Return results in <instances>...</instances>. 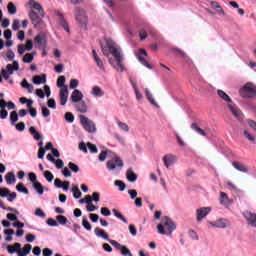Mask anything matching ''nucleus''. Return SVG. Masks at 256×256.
I'll return each instance as SVG.
<instances>
[{
    "instance_id": "f257e3e1",
    "label": "nucleus",
    "mask_w": 256,
    "mask_h": 256,
    "mask_svg": "<svg viewBox=\"0 0 256 256\" xmlns=\"http://www.w3.org/2000/svg\"><path fill=\"white\" fill-rule=\"evenodd\" d=\"M106 46L107 48L102 46V53L109 57V55H113V58L109 59V63L115 71H120V73H123L125 71V64H123V61H125V56L123 55V50H121V47L113 41V39L108 38L106 39Z\"/></svg>"
},
{
    "instance_id": "f03ea898",
    "label": "nucleus",
    "mask_w": 256,
    "mask_h": 256,
    "mask_svg": "<svg viewBox=\"0 0 256 256\" xmlns=\"http://www.w3.org/2000/svg\"><path fill=\"white\" fill-rule=\"evenodd\" d=\"M157 229L160 235H171V233L177 229V225L171 218L164 216L161 219V223L157 225Z\"/></svg>"
},
{
    "instance_id": "7ed1b4c3",
    "label": "nucleus",
    "mask_w": 256,
    "mask_h": 256,
    "mask_svg": "<svg viewBox=\"0 0 256 256\" xmlns=\"http://www.w3.org/2000/svg\"><path fill=\"white\" fill-rule=\"evenodd\" d=\"M31 249H33L31 244L24 245L23 252H21V243H15L14 248L13 246H7V251L10 253V255L17 252L18 256H27L29 253H31Z\"/></svg>"
},
{
    "instance_id": "20e7f679",
    "label": "nucleus",
    "mask_w": 256,
    "mask_h": 256,
    "mask_svg": "<svg viewBox=\"0 0 256 256\" xmlns=\"http://www.w3.org/2000/svg\"><path fill=\"white\" fill-rule=\"evenodd\" d=\"M240 95L243 99H253L256 97V86L255 84L248 82L240 89Z\"/></svg>"
},
{
    "instance_id": "39448f33",
    "label": "nucleus",
    "mask_w": 256,
    "mask_h": 256,
    "mask_svg": "<svg viewBox=\"0 0 256 256\" xmlns=\"http://www.w3.org/2000/svg\"><path fill=\"white\" fill-rule=\"evenodd\" d=\"M74 17L81 27H84L85 29L87 28L89 19L87 18V12L83 8L76 7L74 10Z\"/></svg>"
},
{
    "instance_id": "423d86ee",
    "label": "nucleus",
    "mask_w": 256,
    "mask_h": 256,
    "mask_svg": "<svg viewBox=\"0 0 256 256\" xmlns=\"http://www.w3.org/2000/svg\"><path fill=\"white\" fill-rule=\"evenodd\" d=\"M80 123L87 133H97V126L95 125V122L88 119L85 115L80 116Z\"/></svg>"
},
{
    "instance_id": "0eeeda50",
    "label": "nucleus",
    "mask_w": 256,
    "mask_h": 256,
    "mask_svg": "<svg viewBox=\"0 0 256 256\" xmlns=\"http://www.w3.org/2000/svg\"><path fill=\"white\" fill-rule=\"evenodd\" d=\"M124 163L123 160H121L120 157H115V159L109 160L106 164V167L108 169V171H115L116 169H118L119 171H121L124 167Z\"/></svg>"
},
{
    "instance_id": "6e6552de",
    "label": "nucleus",
    "mask_w": 256,
    "mask_h": 256,
    "mask_svg": "<svg viewBox=\"0 0 256 256\" xmlns=\"http://www.w3.org/2000/svg\"><path fill=\"white\" fill-rule=\"evenodd\" d=\"M211 211H212V209L209 206L200 207V208L196 209V221L198 223H201L203 221V219H205V217H207V215H209V213Z\"/></svg>"
},
{
    "instance_id": "1a4fd4ad",
    "label": "nucleus",
    "mask_w": 256,
    "mask_h": 256,
    "mask_svg": "<svg viewBox=\"0 0 256 256\" xmlns=\"http://www.w3.org/2000/svg\"><path fill=\"white\" fill-rule=\"evenodd\" d=\"M244 219L247 221L248 225L250 227H254L256 229V214L249 211V210H245L242 213Z\"/></svg>"
},
{
    "instance_id": "9d476101",
    "label": "nucleus",
    "mask_w": 256,
    "mask_h": 256,
    "mask_svg": "<svg viewBox=\"0 0 256 256\" xmlns=\"http://www.w3.org/2000/svg\"><path fill=\"white\" fill-rule=\"evenodd\" d=\"M56 17L58 25H60V27H63L66 33H71V30L69 29V24L67 23V20H65V16L63 15V13L57 11Z\"/></svg>"
},
{
    "instance_id": "9b49d317",
    "label": "nucleus",
    "mask_w": 256,
    "mask_h": 256,
    "mask_svg": "<svg viewBox=\"0 0 256 256\" xmlns=\"http://www.w3.org/2000/svg\"><path fill=\"white\" fill-rule=\"evenodd\" d=\"M59 99L60 105H62V107H65L69 99V88H67V86H64L62 89H60Z\"/></svg>"
},
{
    "instance_id": "f8f14e48",
    "label": "nucleus",
    "mask_w": 256,
    "mask_h": 256,
    "mask_svg": "<svg viewBox=\"0 0 256 256\" xmlns=\"http://www.w3.org/2000/svg\"><path fill=\"white\" fill-rule=\"evenodd\" d=\"M228 108L230 109L232 115L238 120V121H243L245 119V115H243V112L237 105H228Z\"/></svg>"
},
{
    "instance_id": "ddd939ff",
    "label": "nucleus",
    "mask_w": 256,
    "mask_h": 256,
    "mask_svg": "<svg viewBox=\"0 0 256 256\" xmlns=\"http://www.w3.org/2000/svg\"><path fill=\"white\" fill-rule=\"evenodd\" d=\"M210 225L216 229H227V227H229V221L225 218H220L216 221L210 222Z\"/></svg>"
},
{
    "instance_id": "4468645a",
    "label": "nucleus",
    "mask_w": 256,
    "mask_h": 256,
    "mask_svg": "<svg viewBox=\"0 0 256 256\" xmlns=\"http://www.w3.org/2000/svg\"><path fill=\"white\" fill-rule=\"evenodd\" d=\"M143 55L145 57H147V51H145L143 49H140L136 53L137 59L140 61V63H142L144 65V67H147V69H153V66H151V64H149V62H147V60H145V58H143Z\"/></svg>"
},
{
    "instance_id": "2eb2a0df",
    "label": "nucleus",
    "mask_w": 256,
    "mask_h": 256,
    "mask_svg": "<svg viewBox=\"0 0 256 256\" xmlns=\"http://www.w3.org/2000/svg\"><path fill=\"white\" fill-rule=\"evenodd\" d=\"M28 5L29 7H32V9H35L36 11H38L40 17H45V10L43 9V6H41V4H39V2L35 1V0H29L28 1Z\"/></svg>"
},
{
    "instance_id": "dca6fc26",
    "label": "nucleus",
    "mask_w": 256,
    "mask_h": 256,
    "mask_svg": "<svg viewBox=\"0 0 256 256\" xmlns=\"http://www.w3.org/2000/svg\"><path fill=\"white\" fill-rule=\"evenodd\" d=\"M163 162L165 167L169 169L172 165L177 163V157H175L173 154H167L163 157Z\"/></svg>"
},
{
    "instance_id": "f3484780",
    "label": "nucleus",
    "mask_w": 256,
    "mask_h": 256,
    "mask_svg": "<svg viewBox=\"0 0 256 256\" xmlns=\"http://www.w3.org/2000/svg\"><path fill=\"white\" fill-rule=\"evenodd\" d=\"M220 204L224 207H229L230 205H233V200L229 199V196H227V193L221 192L220 193Z\"/></svg>"
},
{
    "instance_id": "a211bd4d",
    "label": "nucleus",
    "mask_w": 256,
    "mask_h": 256,
    "mask_svg": "<svg viewBox=\"0 0 256 256\" xmlns=\"http://www.w3.org/2000/svg\"><path fill=\"white\" fill-rule=\"evenodd\" d=\"M70 100L72 103H79L83 101V93H81V91L78 89L74 90L70 96Z\"/></svg>"
},
{
    "instance_id": "6ab92c4d",
    "label": "nucleus",
    "mask_w": 256,
    "mask_h": 256,
    "mask_svg": "<svg viewBox=\"0 0 256 256\" xmlns=\"http://www.w3.org/2000/svg\"><path fill=\"white\" fill-rule=\"evenodd\" d=\"M94 234L96 235V237H100L101 239H104L105 241H110L111 239L109 238V234H107V232H105V230L96 227L94 229Z\"/></svg>"
},
{
    "instance_id": "aec40b11",
    "label": "nucleus",
    "mask_w": 256,
    "mask_h": 256,
    "mask_svg": "<svg viewBox=\"0 0 256 256\" xmlns=\"http://www.w3.org/2000/svg\"><path fill=\"white\" fill-rule=\"evenodd\" d=\"M210 5H211L212 9H214V11H216L217 13H220V15H223V17H227V13H225V10H223V7H221V5H219V2L212 1V2H210Z\"/></svg>"
},
{
    "instance_id": "412c9836",
    "label": "nucleus",
    "mask_w": 256,
    "mask_h": 256,
    "mask_svg": "<svg viewBox=\"0 0 256 256\" xmlns=\"http://www.w3.org/2000/svg\"><path fill=\"white\" fill-rule=\"evenodd\" d=\"M34 85H43L47 83V75L42 74V76L36 75L32 78Z\"/></svg>"
},
{
    "instance_id": "4be33fe9",
    "label": "nucleus",
    "mask_w": 256,
    "mask_h": 256,
    "mask_svg": "<svg viewBox=\"0 0 256 256\" xmlns=\"http://www.w3.org/2000/svg\"><path fill=\"white\" fill-rule=\"evenodd\" d=\"M90 93L93 97H104L105 95V91L99 86H93Z\"/></svg>"
},
{
    "instance_id": "5701e85b",
    "label": "nucleus",
    "mask_w": 256,
    "mask_h": 256,
    "mask_svg": "<svg viewBox=\"0 0 256 256\" xmlns=\"http://www.w3.org/2000/svg\"><path fill=\"white\" fill-rule=\"evenodd\" d=\"M5 181H6L7 185H15V183L17 182V178L15 177V173L14 172H8L5 175Z\"/></svg>"
},
{
    "instance_id": "b1692460",
    "label": "nucleus",
    "mask_w": 256,
    "mask_h": 256,
    "mask_svg": "<svg viewBox=\"0 0 256 256\" xmlns=\"http://www.w3.org/2000/svg\"><path fill=\"white\" fill-rule=\"evenodd\" d=\"M30 20L32 21L33 25H39L41 23V17L37 15V12L31 10L29 12Z\"/></svg>"
},
{
    "instance_id": "393cba45",
    "label": "nucleus",
    "mask_w": 256,
    "mask_h": 256,
    "mask_svg": "<svg viewBox=\"0 0 256 256\" xmlns=\"http://www.w3.org/2000/svg\"><path fill=\"white\" fill-rule=\"evenodd\" d=\"M6 69L9 72V75H13L14 71H19V62L17 60L13 61V65L7 64Z\"/></svg>"
},
{
    "instance_id": "a878e982",
    "label": "nucleus",
    "mask_w": 256,
    "mask_h": 256,
    "mask_svg": "<svg viewBox=\"0 0 256 256\" xmlns=\"http://www.w3.org/2000/svg\"><path fill=\"white\" fill-rule=\"evenodd\" d=\"M145 93L149 103H151V105H153L154 107L159 108V104H157V102L155 101V98H153V94H151V91H149L148 88L145 89Z\"/></svg>"
},
{
    "instance_id": "bb28decb",
    "label": "nucleus",
    "mask_w": 256,
    "mask_h": 256,
    "mask_svg": "<svg viewBox=\"0 0 256 256\" xmlns=\"http://www.w3.org/2000/svg\"><path fill=\"white\" fill-rule=\"evenodd\" d=\"M126 177L130 183H135V181H137V174L134 173L131 168L127 170Z\"/></svg>"
},
{
    "instance_id": "cd10ccee",
    "label": "nucleus",
    "mask_w": 256,
    "mask_h": 256,
    "mask_svg": "<svg viewBox=\"0 0 256 256\" xmlns=\"http://www.w3.org/2000/svg\"><path fill=\"white\" fill-rule=\"evenodd\" d=\"M29 133L32 135V137L35 139V141H40V139H43L41 134L37 131L35 126H32L29 128Z\"/></svg>"
},
{
    "instance_id": "c85d7f7f",
    "label": "nucleus",
    "mask_w": 256,
    "mask_h": 256,
    "mask_svg": "<svg viewBox=\"0 0 256 256\" xmlns=\"http://www.w3.org/2000/svg\"><path fill=\"white\" fill-rule=\"evenodd\" d=\"M234 169H236L237 171H240L241 173H248L249 172V169H247L245 167V165L239 163V162H233L232 163Z\"/></svg>"
},
{
    "instance_id": "c756f323",
    "label": "nucleus",
    "mask_w": 256,
    "mask_h": 256,
    "mask_svg": "<svg viewBox=\"0 0 256 256\" xmlns=\"http://www.w3.org/2000/svg\"><path fill=\"white\" fill-rule=\"evenodd\" d=\"M76 110L79 111V113H87V104H85V101H80L78 104L75 105Z\"/></svg>"
},
{
    "instance_id": "7c9ffc66",
    "label": "nucleus",
    "mask_w": 256,
    "mask_h": 256,
    "mask_svg": "<svg viewBox=\"0 0 256 256\" xmlns=\"http://www.w3.org/2000/svg\"><path fill=\"white\" fill-rule=\"evenodd\" d=\"M87 199H90L91 203H93V201L94 203H99V201H101V194H99V192H94L92 196L87 195Z\"/></svg>"
},
{
    "instance_id": "2f4dec72",
    "label": "nucleus",
    "mask_w": 256,
    "mask_h": 256,
    "mask_svg": "<svg viewBox=\"0 0 256 256\" xmlns=\"http://www.w3.org/2000/svg\"><path fill=\"white\" fill-rule=\"evenodd\" d=\"M16 190L18 191V193H23L24 195H29V189H27V187H25V185L23 183H18L16 185Z\"/></svg>"
},
{
    "instance_id": "473e14b6",
    "label": "nucleus",
    "mask_w": 256,
    "mask_h": 256,
    "mask_svg": "<svg viewBox=\"0 0 256 256\" xmlns=\"http://www.w3.org/2000/svg\"><path fill=\"white\" fill-rule=\"evenodd\" d=\"M112 212H113V215L116 216L117 219H120V221L124 222L125 225H127V223H129L127 221V218L125 216H123V214H121V212H119L117 209H113Z\"/></svg>"
},
{
    "instance_id": "72a5a7b5",
    "label": "nucleus",
    "mask_w": 256,
    "mask_h": 256,
    "mask_svg": "<svg viewBox=\"0 0 256 256\" xmlns=\"http://www.w3.org/2000/svg\"><path fill=\"white\" fill-rule=\"evenodd\" d=\"M191 128L196 131L198 135H201L202 137H207V133H205V130L201 129L197 126V123H192Z\"/></svg>"
},
{
    "instance_id": "f704fd0d",
    "label": "nucleus",
    "mask_w": 256,
    "mask_h": 256,
    "mask_svg": "<svg viewBox=\"0 0 256 256\" xmlns=\"http://www.w3.org/2000/svg\"><path fill=\"white\" fill-rule=\"evenodd\" d=\"M21 87H23V89H27L28 93H33V85L29 84V82L27 81V79H23L21 82Z\"/></svg>"
},
{
    "instance_id": "c9c22d12",
    "label": "nucleus",
    "mask_w": 256,
    "mask_h": 256,
    "mask_svg": "<svg viewBox=\"0 0 256 256\" xmlns=\"http://www.w3.org/2000/svg\"><path fill=\"white\" fill-rule=\"evenodd\" d=\"M33 59H35V54L26 53L22 59L23 63H33Z\"/></svg>"
},
{
    "instance_id": "e433bc0d",
    "label": "nucleus",
    "mask_w": 256,
    "mask_h": 256,
    "mask_svg": "<svg viewBox=\"0 0 256 256\" xmlns=\"http://www.w3.org/2000/svg\"><path fill=\"white\" fill-rule=\"evenodd\" d=\"M218 95L219 97H221V99H223V101H226V103H231V97H229V95H227V93H225V91L223 90H218Z\"/></svg>"
},
{
    "instance_id": "4c0bfd02",
    "label": "nucleus",
    "mask_w": 256,
    "mask_h": 256,
    "mask_svg": "<svg viewBox=\"0 0 256 256\" xmlns=\"http://www.w3.org/2000/svg\"><path fill=\"white\" fill-rule=\"evenodd\" d=\"M116 123L118 127L121 129V131H124L125 133H129V125L125 122H121L120 120H116Z\"/></svg>"
},
{
    "instance_id": "58836bf2",
    "label": "nucleus",
    "mask_w": 256,
    "mask_h": 256,
    "mask_svg": "<svg viewBox=\"0 0 256 256\" xmlns=\"http://www.w3.org/2000/svg\"><path fill=\"white\" fill-rule=\"evenodd\" d=\"M0 209H3L4 211H10L11 213H15V215H19V211L17 209L5 207V205L3 204V200H0Z\"/></svg>"
},
{
    "instance_id": "ea45409f",
    "label": "nucleus",
    "mask_w": 256,
    "mask_h": 256,
    "mask_svg": "<svg viewBox=\"0 0 256 256\" xmlns=\"http://www.w3.org/2000/svg\"><path fill=\"white\" fill-rule=\"evenodd\" d=\"M33 188L35 189L36 193H38V195H43L44 190H43V185L41 184V182L34 183Z\"/></svg>"
},
{
    "instance_id": "a19ab883",
    "label": "nucleus",
    "mask_w": 256,
    "mask_h": 256,
    "mask_svg": "<svg viewBox=\"0 0 256 256\" xmlns=\"http://www.w3.org/2000/svg\"><path fill=\"white\" fill-rule=\"evenodd\" d=\"M9 15H15L17 13V6L13 2H9L7 5Z\"/></svg>"
},
{
    "instance_id": "79ce46f5",
    "label": "nucleus",
    "mask_w": 256,
    "mask_h": 256,
    "mask_svg": "<svg viewBox=\"0 0 256 256\" xmlns=\"http://www.w3.org/2000/svg\"><path fill=\"white\" fill-rule=\"evenodd\" d=\"M72 193L74 199H81L82 193L81 190H79V186H73Z\"/></svg>"
},
{
    "instance_id": "37998d69",
    "label": "nucleus",
    "mask_w": 256,
    "mask_h": 256,
    "mask_svg": "<svg viewBox=\"0 0 256 256\" xmlns=\"http://www.w3.org/2000/svg\"><path fill=\"white\" fill-rule=\"evenodd\" d=\"M10 121L12 125H15L19 121V115L17 114V111H12L10 113Z\"/></svg>"
},
{
    "instance_id": "c03bdc74",
    "label": "nucleus",
    "mask_w": 256,
    "mask_h": 256,
    "mask_svg": "<svg viewBox=\"0 0 256 256\" xmlns=\"http://www.w3.org/2000/svg\"><path fill=\"white\" fill-rule=\"evenodd\" d=\"M82 227H84L86 231H91L93 229V227L91 226V223H89V221L87 220V217H83Z\"/></svg>"
},
{
    "instance_id": "a18cd8bd",
    "label": "nucleus",
    "mask_w": 256,
    "mask_h": 256,
    "mask_svg": "<svg viewBox=\"0 0 256 256\" xmlns=\"http://www.w3.org/2000/svg\"><path fill=\"white\" fill-rule=\"evenodd\" d=\"M94 61L100 71H105V65L103 64V60H101L99 56L97 58H94Z\"/></svg>"
},
{
    "instance_id": "49530a36",
    "label": "nucleus",
    "mask_w": 256,
    "mask_h": 256,
    "mask_svg": "<svg viewBox=\"0 0 256 256\" xmlns=\"http://www.w3.org/2000/svg\"><path fill=\"white\" fill-rule=\"evenodd\" d=\"M56 220L60 225H67V223H69V220H67V217L63 215L56 216Z\"/></svg>"
},
{
    "instance_id": "de8ad7c7",
    "label": "nucleus",
    "mask_w": 256,
    "mask_h": 256,
    "mask_svg": "<svg viewBox=\"0 0 256 256\" xmlns=\"http://www.w3.org/2000/svg\"><path fill=\"white\" fill-rule=\"evenodd\" d=\"M44 177H45L46 181H48V183H51L53 181V179H55V176L49 170H46L44 172Z\"/></svg>"
},
{
    "instance_id": "09e8293b",
    "label": "nucleus",
    "mask_w": 256,
    "mask_h": 256,
    "mask_svg": "<svg viewBox=\"0 0 256 256\" xmlns=\"http://www.w3.org/2000/svg\"><path fill=\"white\" fill-rule=\"evenodd\" d=\"M64 119H65V121H67V123H73V121H75V116H73V113L67 112L64 115Z\"/></svg>"
},
{
    "instance_id": "8fccbe9b",
    "label": "nucleus",
    "mask_w": 256,
    "mask_h": 256,
    "mask_svg": "<svg viewBox=\"0 0 256 256\" xmlns=\"http://www.w3.org/2000/svg\"><path fill=\"white\" fill-rule=\"evenodd\" d=\"M121 255L123 256H133V253H131V250L127 248V246H122V249L120 250Z\"/></svg>"
},
{
    "instance_id": "3c124183",
    "label": "nucleus",
    "mask_w": 256,
    "mask_h": 256,
    "mask_svg": "<svg viewBox=\"0 0 256 256\" xmlns=\"http://www.w3.org/2000/svg\"><path fill=\"white\" fill-rule=\"evenodd\" d=\"M114 185H115L116 187H119V191H125V187H126L125 182H123V181H121V180H116V181L114 182Z\"/></svg>"
},
{
    "instance_id": "603ef678",
    "label": "nucleus",
    "mask_w": 256,
    "mask_h": 256,
    "mask_svg": "<svg viewBox=\"0 0 256 256\" xmlns=\"http://www.w3.org/2000/svg\"><path fill=\"white\" fill-rule=\"evenodd\" d=\"M68 167H69V169H71V171L73 173H79V166L77 164H75L73 162H69Z\"/></svg>"
},
{
    "instance_id": "864d4df0",
    "label": "nucleus",
    "mask_w": 256,
    "mask_h": 256,
    "mask_svg": "<svg viewBox=\"0 0 256 256\" xmlns=\"http://www.w3.org/2000/svg\"><path fill=\"white\" fill-rule=\"evenodd\" d=\"M100 213L104 217H111V210H109V208H107V207H102L100 210Z\"/></svg>"
},
{
    "instance_id": "5fc2aeb1",
    "label": "nucleus",
    "mask_w": 256,
    "mask_h": 256,
    "mask_svg": "<svg viewBox=\"0 0 256 256\" xmlns=\"http://www.w3.org/2000/svg\"><path fill=\"white\" fill-rule=\"evenodd\" d=\"M46 223H47V225H49V227H58L59 226V223L53 218H48Z\"/></svg>"
},
{
    "instance_id": "6e6d98bb",
    "label": "nucleus",
    "mask_w": 256,
    "mask_h": 256,
    "mask_svg": "<svg viewBox=\"0 0 256 256\" xmlns=\"http://www.w3.org/2000/svg\"><path fill=\"white\" fill-rule=\"evenodd\" d=\"M128 230L130 231V235H132V237H137V228H135V225L130 224L128 226Z\"/></svg>"
},
{
    "instance_id": "4d7b16f0",
    "label": "nucleus",
    "mask_w": 256,
    "mask_h": 256,
    "mask_svg": "<svg viewBox=\"0 0 256 256\" xmlns=\"http://www.w3.org/2000/svg\"><path fill=\"white\" fill-rule=\"evenodd\" d=\"M77 87H79V80L71 79L69 89H77Z\"/></svg>"
},
{
    "instance_id": "13d9d810",
    "label": "nucleus",
    "mask_w": 256,
    "mask_h": 256,
    "mask_svg": "<svg viewBox=\"0 0 256 256\" xmlns=\"http://www.w3.org/2000/svg\"><path fill=\"white\" fill-rule=\"evenodd\" d=\"M108 243L112 244L113 247H115V249H118L121 251L122 247H124L123 245H121L119 242L115 241V240H109Z\"/></svg>"
},
{
    "instance_id": "bf43d9fd",
    "label": "nucleus",
    "mask_w": 256,
    "mask_h": 256,
    "mask_svg": "<svg viewBox=\"0 0 256 256\" xmlns=\"http://www.w3.org/2000/svg\"><path fill=\"white\" fill-rule=\"evenodd\" d=\"M87 147H88L90 153H97V151H98L97 146L91 142L87 143Z\"/></svg>"
},
{
    "instance_id": "052dcab7",
    "label": "nucleus",
    "mask_w": 256,
    "mask_h": 256,
    "mask_svg": "<svg viewBox=\"0 0 256 256\" xmlns=\"http://www.w3.org/2000/svg\"><path fill=\"white\" fill-rule=\"evenodd\" d=\"M45 39V36H43V34H38L35 38L34 41L35 43H37L38 45H41L43 43Z\"/></svg>"
},
{
    "instance_id": "680f3d73",
    "label": "nucleus",
    "mask_w": 256,
    "mask_h": 256,
    "mask_svg": "<svg viewBox=\"0 0 256 256\" xmlns=\"http://www.w3.org/2000/svg\"><path fill=\"white\" fill-rule=\"evenodd\" d=\"M65 81H66L65 76H60L57 79V87H59V88L64 87Z\"/></svg>"
},
{
    "instance_id": "e2e57ef3",
    "label": "nucleus",
    "mask_w": 256,
    "mask_h": 256,
    "mask_svg": "<svg viewBox=\"0 0 256 256\" xmlns=\"http://www.w3.org/2000/svg\"><path fill=\"white\" fill-rule=\"evenodd\" d=\"M41 109H42V117H49V115H51V111L47 109V107L41 105Z\"/></svg>"
},
{
    "instance_id": "0e129e2a",
    "label": "nucleus",
    "mask_w": 256,
    "mask_h": 256,
    "mask_svg": "<svg viewBox=\"0 0 256 256\" xmlns=\"http://www.w3.org/2000/svg\"><path fill=\"white\" fill-rule=\"evenodd\" d=\"M35 215L36 217H42V219H45L47 217V215L45 214V212H43V210H41V208L36 209Z\"/></svg>"
},
{
    "instance_id": "69168bd1",
    "label": "nucleus",
    "mask_w": 256,
    "mask_h": 256,
    "mask_svg": "<svg viewBox=\"0 0 256 256\" xmlns=\"http://www.w3.org/2000/svg\"><path fill=\"white\" fill-rule=\"evenodd\" d=\"M10 191L8 188H0V197L5 198L8 197Z\"/></svg>"
},
{
    "instance_id": "338daca9",
    "label": "nucleus",
    "mask_w": 256,
    "mask_h": 256,
    "mask_svg": "<svg viewBox=\"0 0 256 256\" xmlns=\"http://www.w3.org/2000/svg\"><path fill=\"white\" fill-rule=\"evenodd\" d=\"M48 107H49L50 109H57V103L55 102V99L50 98V99L48 100Z\"/></svg>"
},
{
    "instance_id": "774afa93",
    "label": "nucleus",
    "mask_w": 256,
    "mask_h": 256,
    "mask_svg": "<svg viewBox=\"0 0 256 256\" xmlns=\"http://www.w3.org/2000/svg\"><path fill=\"white\" fill-rule=\"evenodd\" d=\"M54 164L58 169H63L65 162H63V160L61 159H58V160H55Z\"/></svg>"
}]
</instances>
